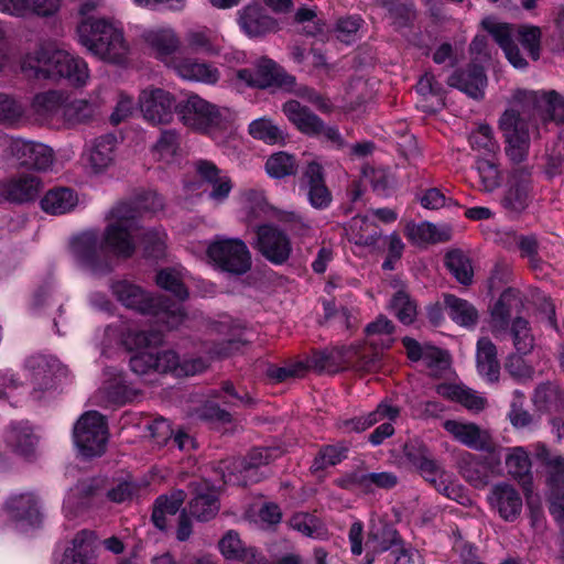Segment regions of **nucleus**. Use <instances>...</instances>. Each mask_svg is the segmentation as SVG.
Wrapping results in <instances>:
<instances>
[{
	"label": "nucleus",
	"instance_id": "nucleus-1",
	"mask_svg": "<svg viewBox=\"0 0 564 564\" xmlns=\"http://www.w3.org/2000/svg\"><path fill=\"white\" fill-rule=\"evenodd\" d=\"M163 206V198L154 192L145 193L135 204H116L106 217L107 226L102 236L97 231H86L73 240L72 251L75 259L93 274L110 272L111 253L122 258H130L134 253L141 212L156 213Z\"/></svg>",
	"mask_w": 564,
	"mask_h": 564
},
{
	"label": "nucleus",
	"instance_id": "nucleus-2",
	"mask_svg": "<svg viewBox=\"0 0 564 564\" xmlns=\"http://www.w3.org/2000/svg\"><path fill=\"white\" fill-rule=\"evenodd\" d=\"M22 73L34 79H67L73 86L83 87L89 80L87 63L50 42L39 43L20 61Z\"/></svg>",
	"mask_w": 564,
	"mask_h": 564
},
{
	"label": "nucleus",
	"instance_id": "nucleus-3",
	"mask_svg": "<svg viewBox=\"0 0 564 564\" xmlns=\"http://www.w3.org/2000/svg\"><path fill=\"white\" fill-rule=\"evenodd\" d=\"M79 43L100 59L120 63L129 53L123 25L113 18L84 19L77 26Z\"/></svg>",
	"mask_w": 564,
	"mask_h": 564
},
{
	"label": "nucleus",
	"instance_id": "nucleus-4",
	"mask_svg": "<svg viewBox=\"0 0 564 564\" xmlns=\"http://www.w3.org/2000/svg\"><path fill=\"white\" fill-rule=\"evenodd\" d=\"M348 355H307L305 358H296L286 361L283 366L270 365L267 376L274 382H282L291 378L303 377L311 370L317 372L335 373L346 369L351 364ZM358 358L355 367L359 371H373L380 362L381 355H356Z\"/></svg>",
	"mask_w": 564,
	"mask_h": 564
},
{
	"label": "nucleus",
	"instance_id": "nucleus-5",
	"mask_svg": "<svg viewBox=\"0 0 564 564\" xmlns=\"http://www.w3.org/2000/svg\"><path fill=\"white\" fill-rule=\"evenodd\" d=\"M112 294L128 308L151 315L166 329L177 328L186 317L182 304L171 302L163 296L153 297L139 285L121 280L111 284Z\"/></svg>",
	"mask_w": 564,
	"mask_h": 564
},
{
	"label": "nucleus",
	"instance_id": "nucleus-6",
	"mask_svg": "<svg viewBox=\"0 0 564 564\" xmlns=\"http://www.w3.org/2000/svg\"><path fill=\"white\" fill-rule=\"evenodd\" d=\"M481 25L502 48L507 59L513 67L523 69L528 66V62L522 57L513 42L514 37H517L533 61L540 58L541 30L539 26L520 25L514 28L508 23L497 22L491 18L484 19Z\"/></svg>",
	"mask_w": 564,
	"mask_h": 564
},
{
	"label": "nucleus",
	"instance_id": "nucleus-7",
	"mask_svg": "<svg viewBox=\"0 0 564 564\" xmlns=\"http://www.w3.org/2000/svg\"><path fill=\"white\" fill-rule=\"evenodd\" d=\"M129 362L137 375L171 372L175 377L194 376L206 367L197 355H132Z\"/></svg>",
	"mask_w": 564,
	"mask_h": 564
},
{
	"label": "nucleus",
	"instance_id": "nucleus-8",
	"mask_svg": "<svg viewBox=\"0 0 564 564\" xmlns=\"http://www.w3.org/2000/svg\"><path fill=\"white\" fill-rule=\"evenodd\" d=\"M180 121L186 128L209 135L225 126V118L218 107L198 95H191L177 104Z\"/></svg>",
	"mask_w": 564,
	"mask_h": 564
},
{
	"label": "nucleus",
	"instance_id": "nucleus-9",
	"mask_svg": "<svg viewBox=\"0 0 564 564\" xmlns=\"http://www.w3.org/2000/svg\"><path fill=\"white\" fill-rule=\"evenodd\" d=\"M281 451L278 448H254L246 459H234L221 464V478L225 484L248 485L259 481L264 475L259 473V468L268 465L280 457Z\"/></svg>",
	"mask_w": 564,
	"mask_h": 564
},
{
	"label": "nucleus",
	"instance_id": "nucleus-10",
	"mask_svg": "<svg viewBox=\"0 0 564 564\" xmlns=\"http://www.w3.org/2000/svg\"><path fill=\"white\" fill-rule=\"evenodd\" d=\"M74 443L84 457L100 456L107 445L108 429L105 416L97 411L85 412L73 431Z\"/></svg>",
	"mask_w": 564,
	"mask_h": 564
},
{
	"label": "nucleus",
	"instance_id": "nucleus-11",
	"mask_svg": "<svg viewBox=\"0 0 564 564\" xmlns=\"http://www.w3.org/2000/svg\"><path fill=\"white\" fill-rule=\"evenodd\" d=\"M208 258L221 270L243 274L251 268L247 245L238 238H218L207 248Z\"/></svg>",
	"mask_w": 564,
	"mask_h": 564
},
{
	"label": "nucleus",
	"instance_id": "nucleus-12",
	"mask_svg": "<svg viewBox=\"0 0 564 564\" xmlns=\"http://www.w3.org/2000/svg\"><path fill=\"white\" fill-rule=\"evenodd\" d=\"M523 108L521 110L509 109L499 120V127L506 142V154L516 164L525 160L530 148V135L524 123Z\"/></svg>",
	"mask_w": 564,
	"mask_h": 564
},
{
	"label": "nucleus",
	"instance_id": "nucleus-13",
	"mask_svg": "<svg viewBox=\"0 0 564 564\" xmlns=\"http://www.w3.org/2000/svg\"><path fill=\"white\" fill-rule=\"evenodd\" d=\"M175 96L160 87L149 86L140 91L138 107L143 119L153 124H169L177 112Z\"/></svg>",
	"mask_w": 564,
	"mask_h": 564
},
{
	"label": "nucleus",
	"instance_id": "nucleus-14",
	"mask_svg": "<svg viewBox=\"0 0 564 564\" xmlns=\"http://www.w3.org/2000/svg\"><path fill=\"white\" fill-rule=\"evenodd\" d=\"M513 98L523 108V113L541 115L545 119L564 124V97L555 90H518Z\"/></svg>",
	"mask_w": 564,
	"mask_h": 564
},
{
	"label": "nucleus",
	"instance_id": "nucleus-15",
	"mask_svg": "<svg viewBox=\"0 0 564 564\" xmlns=\"http://www.w3.org/2000/svg\"><path fill=\"white\" fill-rule=\"evenodd\" d=\"M117 139L112 134L100 135L87 142L80 154L84 170L91 175L104 174L115 163Z\"/></svg>",
	"mask_w": 564,
	"mask_h": 564
},
{
	"label": "nucleus",
	"instance_id": "nucleus-16",
	"mask_svg": "<svg viewBox=\"0 0 564 564\" xmlns=\"http://www.w3.org/2000/svg\"><path fill=\"white\" fill-rule=\"evenodd\" d=\"M237 78L245 82L248 86L258 88H268L272 86L290 88L294 85L295 78L285 74L272 59L261 58L256 68L239 69Z\"/></svg>",
	"mask_w": 564,
	"mask_h": 564
},
{
	"label": "nucleus",
	"instance_id": "nucleus-17",
	"mask_svg": "<svg viewBox=\"0 0 564 564\" xmlns=\"http://www.w3.org/2000/svg\"><path fill=\"white\" fill-rule=\"evenodd\" d=\"M4 512L13 527L21 532H26L41 521L37 498L31 492L11 496L6 503Z\"/></svg>",
	"mask_w": 564,
	"mask_h": 564
},
{
	"label": "nucleus",
	"instance_id": "nucleus-18",
	"mask_svg": "<svg viewBox=\"0 0 564 564\" xmlns=\"http://www.w3.org/2000/svg\"><path fill=\"white\" fill-rule=\"evenodd\" d=\"M142 40L150 48L154 57L161 61L166 67L180 54L181 40L175 30L171 26H160L145 30Z\"/></svg>",
	"mask_w": 564,
	"mask_h": 564
},
{
	"label": "nucleus",
	"instance_id": "nucleus-19",
	"mask_svg": "<svg viewBox=\"0 0 564 564\" xmlns=\"http://www.w3.org/2000/svg\"><path fill=\"white\" fill-rule=\"evenodd\" d=\"M220 553L227 560H240L247 564H269L253 547H245L236 531H228L218 542ZM279 564H301L296 554L285 555Z\"/></svg>",
	"mask_w": 564,
	"mask_h": 564
},
{
	"label": "nucleus",
	"instance_id": "nucleus-20",
	"mask_svg": "<svg viewBox=\"0 0 564 564\" xmlns=\"http://www.w3.org/2000/svg\"><path fill=\"white\" fill-rule=\"evenodd\" d=\"M257 248L273 264H283L290 258L292 247L289 237L273 226H260L257 230Z\"/></svg>",
	"mask_w": 564,
	"mask_h": 564
},
{
	"label": "nucleus",
	"instance_id": "nucleus-21",
	"mask_svg": "<svg viewBox=\"0 0 564 564\" xmlns=\"http://www.w3.org/2000/svg\"><path fill=\"white\" fill-rule=\"evenodd\" d=\"M180 78L188 82H199L204 84H216L220 77L219 70L214 65L199 61L195 57L178 54L167 67Z\"/></svg>",
	"mask_w": 564,
	"mask_h": 564
},
{
	"label": "nucleus",
	"instance_id": "nucleus-22",
	"mask_svg": "<svg viewBox=\"0 0 564 564\" xmlns=\"http://www.w3.org/2000/svg\"><path fill=\"white\" fill-rule=\"evenodd\" d=\"M97 549L98 539L95 532L82 530L69 541L58 564H96Z\"/></svg>",
	"mask_w": 564,
	"mask_h": 564
},
{
	"label": "nucleus",
	"instance_id": "nucleus-23",
	"mask_svg": "<svg viewBox=\"0 0 564 564\" xmlns=\"http://www.w3.org/2000/svg\"><path fill=\"white\" fill-rule=\"evenodd\" d=\"M301 188L305 191L310 204L316 209H325L332 203V194L325 184L323 167L310 162L303 172Z\"/></svg>",
	"mask_w": 564,
	"mask_h": 564
},
{
	"label": "nucleus",
	"instance_id": "nucleus-24",
	"mask_svg": "<svg viewBox=\"0 0 564 564\" xmlns=\"http://www.w3.org/2000/svg\"><path fill=\"white\" fill-rule=\"evenodd\" d=\"M98 500V480L79 481L70 488L64 499L63 512L68 520L82 516Z\"/></svg>",
	"mask_w": 564,
	"mask_h": 564
},
{
	"label": "nucleus",
	"instance_id": "nucleus-25",
	"mask_svg": "<svg viewBox=\"0 0 564 564\" xmlns=\"http://www.w3.org/2000/svg\"><path fill=\"white\" fill-rule=\"evenodd\" d=\"M488 502L505 521L512 522L517 520L522 511L520 494L507 482L497 484L491 488Z\"/></svg>",
	"mask_w": 564,
	"mask_h": 564
},
{
	"label": "nucleus",
	"instance_id": "nucleus-26",
	"mask_svg": "<svg viewBox=\"0 0 564 564\" xmlns=\"http://www.w3.org/2000/svg\"><path fill=\"white\" fill-rule=\"evenodd\" d=\"M12 152L22 165L39 171L48 170L54 162V152L43 143L17 139L12 142Z\"/></svg>",
	"mask_w": 564,
	"mask_h": 564
},
{
	"label": "nucleus",
	"instance_id": "nucleus-27",
	"mask_svg": "<svg viewBox=\"0 0 564 564\" xmlns=\"http://www.w3.org/2000/svg\"><path fill=\"white\" fill-rule=\"evenodd\" d=\"M106 337L109 341L112 339H120L122 346L129 351H138L142 349H155L163 343V334L159 330H137L128 332L127 334L118 326H108L105 330ZM107 347L111 348L108 343Z\"/></svg>",
	"mask_w": 564,
	"mask_h": 564
},
{
	"label": "nucleus",
	"instance_id": "nucleus-28",
	"mask_svg": "<svg viewBox=\"0 0 564 564\" xmlns=\"http://www.w3.org/2000/svg\"><path fill=\"white\" fill-rule=\"evenodd\" d=\"M443 426L457 442L469 448L485 452L492 449L489 432L474 423L447 420Z\"/></svg>",
	"mask_w": 564,
	"mask_h": 564
},
{
	"label": "nucleus",
	"instance_id": "nucleus-29",
	"mask_svg": "<svg viewBox=\"0 0 564 564\" xmlns=\"http://www.w3.org/2000/svg\"><path fill=\"white\" fill-rule=\"evenodd\" d=\"M238 24L249 37H261L276 30V21L258 3L243 7L238 11Z\"/></svg>",
	"mask_w": 564,
	"mask_h": 564
},
{
	"label": "nucleus",
	"instance_id": "nucleus-30",
	"mask_svg": "<svg viewBox=\"0 0 564 564\" xmlns=\"http://www.w3.org/2000/svg\"><path fill=\"white\" fill-rule=\"evenodd\" d=\"M193 495L189 502L191 513L200 521L214 518L219 511L218 494L214 485L200 480L192 485Z\"/></svg>",
	"mask_w": 564,
	"mask_h": 564
},
{
	"label": "nucleus",
	"instance_id": "nucleus-31",
	"mask_svg": "<svg viewBox=\"0 0 564 564\" xmlns=\"http://www.w3.org/2000/svg\"><path fill=\"white\" fill-rule=\"evenodd\" d=\"M521 304L519 292L513 289L505 290L490 308L488 321L491 333L498 337L505 335L510 324L512 312Z\"/></svg>",
	"mask_w": 564,
	"mask_h": 564
},
{
	"label": "nucleus",
	"instance_id": "nucleus-32",
	"mask_svg": "<svg viewBox=\"0 0 564 564\" xmlns=\"http://www.w3.org/2000/svg\"><path fill=\"white\" fill-rule=\"evenodd\" d=\"M42 188L43 183L39 176L23 173L7 181L2 185V194L8 200L26 203L35 199Z\"/></svg>",
	"mask_w": 564,
	"mask_h": 564
},
{
	"label": "nucleus",
	"instance_id": "nucleus-33",
	"mask_svg": "<svg viewBox=\"0 0 564 564\" xmlns=\"http://www.w3.org/2000/svg\"><path fill=\"white\" fill-rule=\"evenodd\" d=\"M531 172L528 167H517L510 176V187L502 200L503 206L512 212H522L529 204Z\"/></svg>",
	"mask_w": 564,
	"mask_h": 564
},
{
	"label": "nucleus",
	"instance_id": "nucleus-34",
	"mask_svg": "<svg viewBox=\"0 0 564 564\" xmlns=\"http://www.w3.org/2000/svg\"><path fill=\"white\" fill-rule=\"evenodd\" d=\"M447 84L464 91L474 99H480L484 97L487 77L481 66L473 64L464 70L452 74L448 77Z\"/></svg>",
	"mask_w": 564,
	"mask_h": 564
},
{
	"label": "nucleus",
	"instance_id": "nucleus-35",
	"mask_svg": "<svg viewBox=\"0 0 564 564\" xmlns=\"http://www.w3.org/2000/svg\"><path fill=\"white\" fill-rule=\"evenodd\" d=\"M213 332L220 336L218 339L220 347L217 352L249 349V344L254 335L229 319L217 323L213 327Z\"/></svg>",
	"mask_w": 564,
	"mask_h": 564
},
{
	"label": "nucleus",
	"instance_id": "nucleus-36",
	"mask_svg": "<svg viewBox=\"0 0 564 564\" xmlns=\"http://www.w3.org/2000/svg\"><path fill=\"white\" fill-rule=\"evenodd\" d=\"M187 48L196 54L207 56L218 55L221 51L223 36L207 26H197L188 30L184 36Z\"/></svg>",
	"mask_w": 564,
	"mask_h": 564
},
{
	"label": "nucleus",
	"instance_id": "nucleus-37",
	"mask_svg": "<svg viewBox=\"0 0 564 564\" xmlns=\"http://www.w3.org/2000/svg\"><path fill=\"white\" fill-rule=\"evenodd\" d=\"M66 94L62 90H46L36 94L31 102L32 113L40 120L59 119Z\"/></svg>",
	"mask_w": 564,
	"mask_h": 564
},
{
	"label": "nucleus",
	"instance_id": "nucleus-38",
	"mask_svg": "<svg viewBox=\"0 0 564 564\" xmlns=\"http://www.w3.org/2000/svg\"><path fill=\"white\" fill-rule=\"evenodd\" d=\"M394 325L392 322L379 315L373 322L365 328V341L373 350H387L392 347L394 341Z\"/></svg>",
	"mask_w": 564,
	"mask_h": 564
},
{
	"label": "nucleus",
	"instance_id": "nucleus-39",
	"mask_svg": "<svg viewBox=\"0 0 564 564\" xmlns=\"http://www.w3.org/2000/svg\"><path fill=\"white\" fill-rule=\"evenodd\" d=\"M405 456L420 469L426 480L436 482V476H444L437 463L432 458L429 449L420 442H410L404 446Z\"/></svg>",
	"mask_w": 564,
	"mask_h": 564
},
{
	"label": "nucleus",
	"instance_id": "nucleus-40",
	"mask_svg": "<svg viewBox=\"0 0 564 564\" xmlns=\"http://www.w3.org/2000/svg\"><path fill=\"white\" fill-rule=\"evenodd\" d=\"M78 204L77 194L68 187H55L45 193L41 199V208L50 215H64L72 212Z\"/></svg>",
	"mask_w": 564,
	"mask_h": 564
},
{
	"label": "nucleus",
	"instance_id": "nucleus-41",
	"mask_svg": "<svg viewBox=\"0 0 564 564\" xmlns=\"http://www.w3.org/2000/svg\"><path fill=\"white\" fill-rule=\"evenodd\" d=\"M282 110L286 118L302 132L307 135L318 132L322 128V119L313 113L307 107L302 106L297 100L286 101Z\"/></svg>",
	"mask_w": 564,
	"mask_h": 564
},
{
	"label": "nucleus",
	"instance_id": "nucleus-42",
	"mask_svg": "<svg viewBox=\"0 0 564 564\" xmlns=\"http://www.w3.org/2000/svg\"><path fill=\"white\" fill-rule=\"evenodd\" d=\"M346 232L349 241L364 247L373 246L380 236L378 226L367 215L352 217Z\"/></svg>",
	"mask_w": 564,
	"mask_h": 564
},
{
	"label": "nucleus",
	"instance_id": "nucleus-43",
	"mask_svg": "<svg viewBox=\"0 0 564 564\" xmlns=\"http://www.w3.org/2000/svg\"><path fill=\"white\" fill-rule=\"evenodd\" d=\"M444 305L448 316L456 324L466 328H474L477 325L479 319L478 311L468 301L453 294H445Z\"/></svg>",
	"mask_w": 564,
	"mask_h": 564
},
{
	"label": "nucleus",
	"instance_id": "nucleus-44",
	"mask_svg": "<svg viewBox=\"0 0 564 564\" xmlns=\"http://www.w3.org/2000/svg\"><path fill=\"white\" fill-rule=\"evenodd\" d=\"M100 393L105 394V400L102 401L105 405L124 404L137 397V391L128 386L122 373L117 371L109 375V378L100 389Z\"/></svg>",
	"mask_w": 564,
	"mask_h": 564
},
{
	"label": "nucleus",
	"instance_id": "nucleus-45",
	"mask_svg": "<svg viewBox=\"0 0 564 564\" xmlns=\"http://www.w3.org/2000/svg\"><path fill=\"white\" fill-rule=\"evenodd\" d=\"M6 442L20 455L30 457L34 452L36 436L28 422H18L9 426Z\"/></svg>",
	"mask_w": 564,
	"mask_h": 564
},
{
	"label": "nucleus",
	"instance_id": "nucleus-46",
	"mask_svg": "<svg viewBox=\"0 0 564 564\" xmlns=\"http://www.w3.org/2000/svg\"><path fill=\"white\" fill-rule=\"evenodd\" d=\"M437 393L442 397L457 401L470 411H481L486 408V399L463 386L457 384H440L436 389Z\"/></svg>",
	"mask_w": 564,
	"mask_h": 564
},
{
	"label": "nucleus",
	"instance_id": "nucleus-47",
	"mask_svg": "<svg viewBox=\"0 0 564 564\" xmlns=\"http://www.w3.org/2000/svg\"><path fill=\"white\" fill-rule=\"evenodd\" d=\"M167 234L163 227L143 229L138 235V243L148 258L162 259L166 256Z\"/></svg>",
	"mask_w": 564,
	"mask_h": 564
},
{
	"label": "nucleus",
	"instance_id": "nucleus-48",
	"mask_svg": "<svg viewBox=\"0 0 564 564\" xmlns=\"http://www.w3.org/2000/svg\"><path fill=\"white\" fill-rule=\"evenodd\" d=\"M406 237L416 245L444 242L451 239L448 228H438L432 223L409 224L405 228Z\"/></svg>",
	"mask_w": 564,
	"mask_h": 564
},
{
	"label": "nucleus",
	"instance_id": "nucleus-49",
	"mask_svg": "<svg viewBox=\"0 0 564 564\" xmlns=\"http://www.w3.org/2000/svg\"><path fill=\"white\" fill-rule=\"evenodd\" d=\"M533 404L543 412H564V392L554 383L540 384L532 398Z\"/></svg>",
	"mask_w": 564,
	"mask_h": 564
},
{
	"label": "nucleus",
	"instance_id": "nucleus-50",
	"mask_svg": "<svg viewBox=\"0 0 564 564\" xmlns=\"http://www.w3.org/2000/svg\"><path fill=\"white\" fill-rule=\"evenodd\" d=\"M459 471L474 487H484L488 481L487 465L469 452H463L458 459Z\"/></svg>",
	"mask_w": 564,
	"mask_h": 564
},
{
	"label": "nucleus",
	"instance_id": "nucleus-51",
	"mask_svg": "<svg viewBox=\"0 0 564 564\" xmlns=\"http://www.w3.org/2000/svg\"><path fill=\"white\" fill-rule=\"evenodd\" d=\"M399 545V534L391 525L372 524L369 530L366 547L372 553H382Z\"/></svg>",
	"mask_w": 564,
	"mask_h": 564
},
{
	"label": "nucleus",
	"instance_id": "nucleus-52",
	"mask_svg": "<svg viewBox=\"0 0 564 564\" xmlns=\"http://www.w3.org/2000/svg\"><path fill=\"white\" fill-rule=\"evenodd\" d=\"M469 143L471 149L479 153V158H497L500 151V145L488 124H479L470 133Z\"/></svg>",
	"mask_w": 564,
	"mask_h": 564
},
{
	"label": "nucleus",
	"instance_id": "nucleus-53",
	"mask_svg": "<svg viewBox=\"0 0 564 564\" xmlns=\"http://www.w3.org/2000/svg\"><path fill=\"white\" fill-rule=\"evenodd\" d=\"M185 499V494L182 490L172 492L170 496H160L156 501L152 513V520L156 528L160 530L166 527V516H174L180 510Z\"/></svg>",
	"mask_w": 564,
	"mask_h": 564
},
{
	"label": "nucleus",
	"instance_id": "nucleus-54",
	"mask_svg": "<svg viewBox=\"0 0 564 564\" xmlns=\"http://www.w3.org/2000/svg\"><path fill=\"white\" fill-rule=\"evenodd\" d=\"M399 415V410L387 402L380 403L377 409L369 413L367 416L355 417L346 421L344 426L348 432H362L380 420L387 417L395 420Z\"/></svg>",
	"mask_w": 564,
	"mask_h": 564
},
{
	"label": "nucleus",
	"instance_id": "nucleus-55",
	"mask_svg": "<svg viewBox=\"0 0 564 564\" xmlns=\"http://www.w3.org/2000/svg\"><path fill=\"white\" fill-rule=\"evenodd\" d=\"M155 160L165 164L173 163L180 155V134L175 130H163L152 147Z\"/></svg>",
	"mask_w": 564,
	"mask_h": 564
},
{
	"label": "nucleus",
	"instance_id": "nucleus-56",
	"mask_svg": "<svg viewBox=\"0 0 564 564\" xmlns=\"http://www.w3.org/2000/svg\"><path fill=\"white\" fill-rule=\"evenodd\" d=\"M476 170L481 191L490 193L500 186L502 178L497 158H478Z\"/></svg>",
	"mask_w": 564,
	"mask_h": 564
},
{
	"label": "nucleus",
	"instance_id": "nucleus-57",
	"mask_svg": "<svg viewBox=\"0 0 564 564\" xmlns=\"http://www.w3.org/2000/svg\"><path fill=\"white\" fill-rule=\"evenodd\" d=\"M506 467L508 473L516 479L524 480L529 478L531 471L529 452L522 446L508 448Z\"/></svg>",
	"mask_w": 564,
	"mask_h": 564
},
{
	"label": "nucleus",
	"instance_id": "nucleus-58",
	"mask_svg": "<svg viewBox=\"0 0 564 564\" xmlns=\"http://www.w3.org/2000/svg\"><path fill=\"white\" fill-rule=\"evenodd\" d=\"M17 6L14 18L51 17L58 11L61 0H17Z\"/></svg>",
	"mask_w": 564,
	"mask_h": 564
},
{
	"label": "nucleus",
	"instance_id": "nucleus-59",
	"mask_svg": "<svg viewBox=\"0 0 564 564\" xmlns=\"http://www.w3.org/2000/svg\"><path fill=\"white\" fill-rule=\"evenodd\" d=\"M445 264L455 279L465 285L471 283L473 268L469 258L460 250H452L446 253Z\"/></svg>",
	"mask_w": 564,
	"mask_h": 564
},
{
	"label": "nucleus",
	"instance_id": "nucleus-60",
	"mask_svg": "<svg viewBox=\"0 0 564 564\" xmlns=\"http://www.w3.org/2000/svg\"><path fill=\"white\" fill-rule=\"evenodd\" d=\"M95 116V107L85 99L64 101L61 119L68 124L88 122Z\"/></svg>",
	"mask_w": 564,
	"mask_h": 564
},
{
	"label": "nucleus",
	"instance_id": "nucleus-61",
	"mask_svg": "<svg viewBox=\"0 0 564 564\" xmlns=\"http://www.w3.org/2000/svg\"><path fill=\"white\" fill-rule=\"evenodd\" d=\"M24 382L11 370H0V400L17 404L24 395Z\"/></svg>",
	"mask_w": 564,
	"mask_h": 564
},
{
	"label": "nucleus",
	"instance_id": "nucleus-62",
	"mask_svg": "<svg viewBox=\"0 0 564 564\" xmlns=\"http://www.w3.org/2000/svg\"><path fill=\"white\" fill-rule=\"evenodd\" d=\"M156 284L182 301L188 296L187 289L184 285L183 273L176 268L160 270L156 274Z\"/></svg>",
	"mask_w": 564,
	"mask_h": 564
},
{
	"label": "nucleus",
	"instance_id": "nucleus-63",
	"mask_svg": "<svg viewBox=\"0 0 564 564\" xmlns=\"http://www.w3.org/2000/svg\"><path fill=\"white\" fill-rule=\"evenodd\" d=\"M510 334L518 352H531L535 348V338L530 324L523 317H517L512 321Z\"/></svg>",
	"mask_w": 564,
	"mask_h": 564
},
{
	"label": "nucleus",
	"instance_id": "nucleus-64",
	"mask_svg": "<svg viewBox=\"0 0 564 564\" xmlns=\"http://www.w3.org/2000/svg\"><path fill=\"white\" fill-rule=\"evenodd\" d=\"M389 310L405 325L412 324L417 314L416 303L404 291H399L393 295Z\"/></svg>",
	"mask_w": 564,
	"mask_h": 564
}]
</instances>
